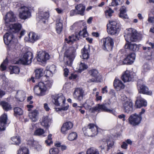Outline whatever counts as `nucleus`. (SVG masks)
Segmentation results:
<instances>
[{
  "label": "nucleus",
  "mask_w": 154,
  "mask_h": 154,
  "mask_svg": "<svg viewBox=\"0 0 154 154\" xmlns=\"http://www.w3.org/2000/svg\"><path fill=\"white\" fill-rule=\"evenodd\" d=\"M44 108L45 109V110L47 111H49V110L50 109L49 107V106H48V104L46 103H45L44 104Z\"/></svg>",
  "instance_id": "obj_62"
},
{
  "label": "nucleus",
  "mask_w": 154,
  "mask_h": 154,
  "mask_svg": "<svg viewBox=\"0 0 154 154\" xmlns=\"http://www.w3.org/2000/svg\"><path fill=\"white\" fill-rule=\"evenodd\" d=\"M44 70L42 68H38L35 71V77L37 79H39L43 76Z\"/></svg>",
  "instance_id": "obj_35"
},
{
  "label": "nucleus",
  "mask_w": 154,
  "mask_h": 154,
  "mask_svg": "<svg viewBox=\"0 0 154 154\" xmlns=\"http://www.w3.org/2000/svg\"><path fill=\"white\" fill-rule=\"evenodd\" d=\"M31 16V13L27 7L25 6L21 7L19 10V17L21 19L25 20Z\"/></svg>",
  "instance_id": "obj_13"
},
{
  "label": "nucleus",
  "mask_w": 154,
  "mask_h": 154,
  "mask_svg": "<svg viewBox=\"0 0 154 154\" xmlns=\"http://www.w3.org/2000/svg\"><path fill=\"white\" fill-rule=\"evenodd\" d=\"M49 152L50 154H58L59 152V150L57 148H53L51 149Z\"/></svg>",
  "instance_id": "obj_51"
},
{
  "label": "nucleus",
  "mask_w": 154,
  "mask_h": 154,
  "mask_svg": "<svg viewBox=\"0 0 154 154\" xmlns=\"http://www.w3.org/2000/svg\"><path fill=\"white\" fill-rule=\"evenodd\" d=\"M11 141H12V144L18 145L20 143L21 140L19 136H15L11 138Z\"/></svg>",
  "instance_id": "obj_33"
},
{
  "label": "nucleus",
  "mask_w": 154,
  "mask_h": 154,
  "mask_svg": "<svg viewBox=\"0 0 154 154\" xmlns=\"http://www.w3.org/2000/svg\"><path fill=\"white\" fill-rule=\"evenodd\" d=\"M47 70H49L51 72V73L53 74L55 72L56 69L55 66L54 65H52L50 66H48L47 67Z\"/></svg>",
  "instance_id": "obj_50"
},
{
  "label": "nucleus",
  "mask_w": 154,
  "mask_h": 154,
  "mask_svg": "<svg viewBox=\"0 0 154 154\" xmlns=\"http://www.w3.org/2000/svg\"><path fill=\"white\" fill-rule=\"evenodd\" d=\"M114 86L115 88L118 91L123 89L125 87V85L122 82L116 78H115L114 81Z\"/></svg>",
  "instance_id": "obj_29"
},
{
  "label": "nucleus",
  "mask_w": 154,
  "mask_h": 154,
  "mask_svg": "<svg viewBox=\"0 0 154 154\" xmlns=\"http://www.w3.org/2000/svg\"><path fill=\"white\" fill-rule=\"evenodd\" d=\"M5 21V24L6 26L10 27V26L13 24H10L9 23L13 22L15 21V17L12 12L10 11L8 12L4 18Z\"/></svg>",
  "instance_id": "obj_17"
},
{
  "label": "nucleus",
  "mask_w": 154,
  "mask_h": 154,
  "mask_svg": "<svg viewBox=\"0 0 154 154\" xmlns=\"http://www.w3.org/2000/svg\"><path fill=\"white\" fill-rule=\"evenodd\" d=\"M114 145V142L113 141L111 140H108L107 141V146L108 149L112 148Z\"/></svg>",
  "instance_id": "obj_52"
},
{
  "label": "nucleus",
  "mask_w": 154,
  "mask_h": 154,
  "mask_svg": "<svg viewBox=\"0 0 154 154\" xmlns=\"http://www.w3.org/2000/svg\"><path fill=\"white\" fill-rule=\"evenodd\" d=\"M36 58L38 62L45 63L50 57L48 53L45 51L41 50L37 53Z\"/></svg>",
  "instance_id": "obj_11"
},
{
  "label": "nucleus",
  "mask_w": 154,
  "mask_h": 154,
  "mask_svg": "<svg viewBox=\"0 0 154 154\" xmlns=\"http://www.w3.org/2000/svg\"><path fill=\"white\" fill-rule=\"evenodd\" d=\"M53 98L52 102L56 106H63L64 105L66 99L62 94L54 96Z\"/></svg>",
  "instance_id": "obj_12"
},
{
  "label": "nucleus",
  "mask_w": 154,
  "mask_h": 154,
  "mask_svg": "<svg viewBox=\"0 0 154 154\" xmlns=\"http://www.w3.org/2000/svg\"><path fill=\"white\" fill-rule=\"evenodd\" d=\"M44 73L46 74L45 76L47 77H51L52 76L53 73H51V72L49 70H46L44 72Z\"/></svg>",
  "instance_id": "obj_54"
},
{
  "label": "nucleus",
  "mask_w": 154,
  "mask_h": 154,
  "mask_svg": "<svg viewBox=\"0 0 154 154\" xmlns=\"http://www.w3.org/2000/svg\"><path fill=\"white\" fill-rule=\"evenodd\" d=\"M79 36H82L83 37H86L88 35V33L86 30V28H85L82 31H80L78 34Z\"/></svg>",
  "instance_id": "obj_46"
},
{
  "label": "nucleus",
  "mask_w": 154,
  "mask_h": 154,
  "mask_svg": "<svg viewBox=\"0 0 154 154\" xmlns=\"http://www.w3.org/2000/svg\"><path fill=\"white\" fill-rule=\"evenodd\" d=\"M142 119V116H138L135 113L130 116L128 119L129 122L130 124L133 126L137 125L140 123Z\"/></svg>",
  "instance_id": "obj_15"
},
{
  "label": "nucleus",
  "mask_w": 154,
  "mask_h": 154,
  "mask_svg": "<svg viewBox=\"0 0 154 154\" xmlns=\"http://www.w3.org/2000/svg\"><path fill=\"white\" fill-rule=\"evenodd\" d=\"M0 105H2L4 109L6 111H8L12 109L11 105L7 102L2 101L0 102Z\"/></svg>",
  "instance_id": "obj_34"
},
{
  "label": "nucleus",
  "mask_w": 154,
  "mask_h": 154,
  "mask_svg": "<svg viewBox=\"0 0 154 154\" xmlns=\"http://www.w3.org/2000/svg\"><path fill=\"white\" fill-rule=\"evenodd\" d=\"M79 38L78 34H75L69 36L68 38H66L65 41L68 44H72L75 41L79 40Z\"/></svg>",
  "instance_id": "obj_30"
},
{
  "label": "nucleus",
  "mask_w": 154,
  "mask_h": 154,
  "mask_svg": "<svg viewBox=\"0 0 154 154\" xmlns=\"http://www.w3.org/2000/svg\"><path fill=\"white\" fill-rule=\"evenodd\" d=\"M25 93L23 91H18L17 94L18 96H20L21 97H24L25 96Z\"/></svg>",
  "instance_id": "obj_55"
},
{
  "label": "nucleus",
  "mask_w": 154,
  "mask_h": 154,
  "mask_svg": "<svg viewBox=\"0 0 154 154\" xmlns=\"http://www.w3.org/2000/svg\"><path fill=\"white\" fill-rule=\"evenodd\" d=\"M64 75L66 77L68 75L69 72V70L68 69L66 68L64 69Z\"/></svg>",
  "instance_id": "obj_63"
},
{
  "label": "nucleus",
  "mask_w": 154,
  "mask_h": 154,
  "mask_svg": "<svg viewBox=\"0 0 154 154\" xmlns=\"http://www.w3.org/2000/svg\"><path fill=\"white\" fill-rule=\"evenodd\" d=\"M82 57L84 59H87L89 57L88 50L84 47L82 50Z\"/></svg>",
  "instance_id": "obj_38"
},
{
  "label": "nucleus",
  "mask_w": 154,
  "mask_h": 154,
  "mask_svg": "<svg viewBox=\"0 0 154 154\" xmlns=\"http://www.w3.org/2000/svg\"><path fill=\"white\" fill-rule=\"evenodd\" d=\"M109 28L107 29V32L109 34L112 35L118 33L119 31V24L116 21L113 20L109 22Z\"/></svg>",
  "instance_id": "obj_10"
},
{
  "label": "nucleus",
  "mask_w": 154,
  "mask_h": 154,
  "mask_svg": "<svg viewBox=\"0 0 154 154\" xmlns=\"http://www.w3.org/2000/svg\"><path fill=\"white\" fill-rule=\"evenodd\" d=\"M120 11L119 17L123 19H128V16L126 14L127 11L126 7L124 6H122L120 9Z\"/></svg>",
  "instance_id": "obj_32"
},
{
  "label": "nucleus",
  "mask_w": 154,
  "mask_h": 154,
  "mask_svg": "<svg viewBox=\"0 0 154 154\" xmlns=\"http://www.w3.org/2000/svg\"><path fill=\"white\" fill-rule=\"evenodd\" d=\"M53 81L48 79L44 82H40L38 84L35 85L34 88L35 94L38 96H43L47 93L53 84Z\"/></svg>",
  "instance_id": "obj_2"
},
{
  "label": "nucleus",
  "mask_w": 154,
  "mask_h": 154,
  "mask_svg": "<svg viewBox=\"0 0 154 154\" xmlns=\"http://www.w3.org/2000/svg\"><path fill=\"white\" fill-rule=\"evenodd\" d=\"M123 102V108L124 111L128 113L131 112L132 110L133 104L132 101L125 95L121 97Z\"/></svg>",
  "instance_id": "obj_7"
},
{
  "label": "nucleus",
  "mask_w": 154,
  "mask_h": 154,
  "mask_svg": "<svg viewBox=\"0 0 154 154\" xmlns=\"http://www.w3.org/2000/svg\"><path fill=\"white\" fill-rule=\"evenodd\" d=\"M88 67V66L84 63L83 61H81L79 65L78 70L81 72L82 71L86 69Z\"/></svg>",
  "instance_id": "obj_42"
},
{
  "label": "nucleus",
  "mask_w": 154,
  "mask_h": 154,
  "mask_svg": "<svg viewBox=\"0 0 154 154\" xmlns=\"http://www.w3.org/2000/svg\"><path fill=\"white\" fill-rule=\"evenodd\" d=\"M103 48L104 50L108 51H111L113 47V39L109 37L103 38L102 39Z\"/></svg>",
  "instance_id": "obj_9"
},
{
  "label": "nucleus",
  "mask_w": 154,
  "mask_h": 154,
  "mask_svg": "<svg viewBox=\"0 0 154 154\" xmlns=\"http://www.w3.org/2000/svg\"><path fill=\"white\" fill-rule=\"evenodd\" d=\"M14 113L19 115H22L23 113V110L20 108L16 107L14 108Z\"/></svg>",
  "instance_id": "obj_47"
},
{
  "label": "nucleus",
  "mask_w": 154,
  "mask_h": 154,
  "mask_svg": "<svg viewBox=\"0 0 154 154\" xmlns=\"http://www.w3.org/2000/svg\"><path fill=\"white\" fill-rule=\"evenodd\" d=\"M29 38L26 37L25 38V40L32 43H33L39 40L41 38L40 35L33 32H30L28 34Z\"/></svg>",
  "instance_id": "obj_16"
},
{
  "label": "nucleus",
  "mask_w": 154,
  "mask_h": 154,
  "mask_svg": "<svg viewBox=\"0 0 154 154\" xmlns=\"http://www.w3.org/2000/svg\"><path fill=\"white\" fill-rule=\"evenodd\" d=\"M39 114L38 111L36 109L34 110L29 113V116L31 120L33 122H36L38 119Z\"/></svg>",
  "instance_id": "obj_28"
},
{
  "label": "nucleus",
  "mask_w": 154,
  "mask_h": 154,
  "mask_svg": "<svg viewBox=\"0 0 154 154\" xmlns=\"http://www.w3.org/2000/svg\"><path fill=\"white\" fill-rule=\"evenodd\" d=\"M21 27V25L19 23H16L10 26V32L6 33L3 36L5 44L8 45L11 42L14 38L12 32H17L20 30Z\"/></svg>",
  "instance_id": "obj_3"
},
{
  "label": "nucleus",
  "mask_w": 154,
  "mask_h": 154,
  "mask_svg": "<svg viewBox=\"0 0 154 154\" xmlns=\"http://www.w3.org/2000/svg\"><path fill=\"white\" fill-rule=\"evenodd\" d=\"M127 143L125 142H123L121 145V147L123 149H126L127 148Z\"/></svg>",
  "instance_id": "obj_61"
},
{
  "label": "nucleus",
  "mask_w": 154,
  "mask_h": 154,
  "mask_svg": "<svg viewBox=\"0 0 154 154\" xmlns=\"http://www.w3.org/2000/svg\"><path fill=\"white\" fill-rule=\"evenodd\" d=\"M77 75L75 74H72L69 77L70 79H75L77 77Z\"/></svg>",
  "instance_id": "obj_60"
},
{
  "label": "nucleus",
  "mask_w": 154,
  "mask_h": 154,
  "mask_svg": "<svg viewBox=\"0 0 154 154\" xmlns=\"http://www.w3.org/2000/svg\"><path fill=\"white\" fill-rule=\"evenodd\" d=\"M149 17L148 19V21L150 23H152L154 19V16H153L151 14H149Z\"/></svg>",
  "instance_id": "obj_57"
},
{
  "label": "nucleus",
  "mask_w": 154,
  "mask_h": 154,
  "mask_svg": "<svg viewBox=\"0 0 154 154\" xmlns=\"http://www.w3.org/2000/svg\"><path fill=\"white\" fill-rule=\"evenodd\" d=\"M82 106H80V107H78V109H79L78 110H79L80 112L82 114H83L85 112V111L82 109Z\"/></svg>",
  "instance_id": "obj_64"
},
{
  "label": "nucleus",
  "mask_w": 154,
  "mask_h": 154,
  "mask_svg": "<svg viewBox=\"0 0 154 154\" xmlns=\"http://www.w3.org/2000/svg\"><path fill=\"white\" fill-rule=\"evenodd\" d=\"M77 133L75 132H72L69 134L67 139L69 140L72 141L76 140L77 139Z\"/></svg>",
  "instance_id": "obj_37"
},
{
  "label": "nucleus",
  "mask_w": 154,
  "mask_h": 154,
  "mask_svg": "<svg viewBox=\"0 0 154 154\" xmlns=\"http://www.w3.org/2000/svg\"><path fill=\"white\" fill-rule=\"evenodd\" d=\"M88 106V109H90L91 112H97L99 113L102 112H105L112 113L115 115L116 114V112L114 110L107 108L106 106V104H98L92 108H90L91 107L89 106Z\"/></svg>",
  "instance_id": "obj_5"
},
{
  "label": "nucleus",
  "mask_w": 154,
  "mask_h": 154,
  "mask_svg": "<svg viewBox=\"0 0 154 154\" xmlns=\"http://www.w3.org/2000/svg\"><path fill=\"white\" fill-rule=\"evenodd\" d=\"M107 92V86H105V87L102 88L101 90V93L102 94L106 93Z\"/></svg>",
  "instance_id": "obj_58"
},
{
  "label": "nucleus",
  "mask_w": 154,
  "mask_h": 154,
  "mask_svg": "<svg viewBox=\"0 0 154 154\" xmlns=\"http://www.w3.org/2000/svg\"><path fill=\"white\" fill-rule=\"evenodd\" d=\"M146 101L143 98L140 97H138L136 100L135 106L137 108H140L142 106H147Z\"/></svg>",
  "instance_id": "obj_27"
},
{
  "label": "nucleus",
  "mask_w": 154,
  "mask_h": 154,
  "mask_svg": "<svg viewBox=\"0 0 154 154\" xmlns=\"http://www.w3.org/2000/svg\"><path fill=\"white\" fill-rule=\"evenodd\" d=\"M17 154H29V150L26 147H22L17 151Z\"/></svg>",
  "instance_id": "obj_41"
},
{
  "label": "nucleus",
  "mask_w": 154,
  "mask_h": 154,
  "mask_svg": "<svg viewBox=\"0 0 154 154\" xmlns=\"http://www.w3.org/2000/svg\"><path fill=\"white\" fill-rule=\"evenodd\" d=\"M63 28L62 23L60 21H57L56 23V30L57 33L60 34L62 31Z\"/></svg>",
  "instance_id": "obj_39"
},
{
  "label": "nucleus",
  "mask_w": 154,
  "mask_h": 154,
  "mask_svg": "<svg viewBox=\"0 0 154 154\" xmlns=\"http://www.w3.org/2000/svg\"><path fill=\"white\" fill-rule=\"evenodd\" d=\"M27 144L31 147L32 148L36 149L38 150L41 149V146L38 144V143L31 139L28 141Z\"/></svg>",
  "instance_id": "obj_26"
},
{
  "label": "nucleus",
  "mask_w": 154,
  "mask_h": 154,
  "mask_svg": "<svg viewBox=\"0 0 154 154\" xmlns=\"http://www.w3.org/2000/svg\"><path fill=\"white\" fill-rule=\"evenodd\" d=\"M73 98L79 101H82L85 96L84 90L81 88H77L74 90L73 94Z\"/></svg>",
  "instance_id": "obj_14"
},
{
  "label": "nucleus",
  "mask_w": 154,
  "mask_h": 154,
  "mask_svg": "<svg viewBox=\"0 0 154 154\" xmlns=\"http://www.w3.org/2000/svg\"><path fill=\"white\" fill-rule=\"evenodd\" d=\"M135 58L134 53H131L128 55L127 57L123 60V64H131L133 63Z\"/></svg>",
  "instance_id": "obj_23"
},
{
  "label": "nucleus",
  "mask_w": 154,
  "mask_h": 154,
  "mask_svg": "<svg viewBox=\"0 0 154 154\" xmlns=\"http://www.w3.org/2000/svg\"><path fill=\"white\" fill-rule=\"evenodd\" d=\"M33 58L32 53L31 51H28L17 61V63L23 65L29 64L31 63Z\"/></svg>",
  "instance_id": "obj_8"
},
{
  "label": "nucleus",
  "mask_w": 154,
  "mask_h": 154,
  "mask_svg": "<svg viewBox=\"0 0 154 154\" xmlns=\"http://www.w3.org/2000/svg\"><path fill=\"white\" fill-rule=\"evenodd\" d=\"M38 17L40 21L45 23L49 17V14L47 12H40L38 13Z\"/></svg>",
  "instance_id": "obj_25"
},
{
  "label": "nucleus",
  "mask_w": 154,
  "mask_h": 154,
  "mask_svg": "<svg viewBox=\"0 0 154 154\" xmlns=\"http://www.w3.org/2000/svg\"><path fill=\"white\" fill-rule=\"evenodd\" d=\"M44 132L43 129L39 128L37 129L35 131L34 134L35 135L40 136L44 134Z\"/></svg>",
  "instance_id": "obj_45"
},
{
  "label": "nucleus",
  "mask_w": 154,
  "mask_h": 154,
  "mask_svg": "<svg viewBox=\"0 0 154 154\" xmlns=\"http://www.w3.org/2000/svg\"><path fill=\"white\" fill-rule=\"evenodd\" d=\"M123 0H112L111 2L109 4L110 6H116L121 4Z\"/></svg>",
  "instance_id": "obj_40"
},
{
  "label": "nucleus",
  "mask_w": 154,
  "mask_h": 154,
  "mask_svg": "<svg viewBox=\"0 0 154 154\" xmlns=\"http://www.w3.org/2000/svg\"><path fill=\"white\" fill-rule=\"evenodd\" d=\"M151 69V67L147 63L144 64L143 66L142 72L143 74L148 72Z\"/></svg>",
  "instance_id": "obj_44"
},
{
  "label": "nucleus",
  "mask_w": 154,
  "mask_h": 154,
  "mask_svg": "<svg viewBox=\"0 0 154 154\" xmlns=\"http://www.w3.org/2000/svg\"><path fill=\"white\" fill-rule=\"evenodd\" d=\"M114 12V11L110 8L106 10L105 11L106 16L107 17H110L112 16V14Z\"/></svg>",
  "instance_id": "obj_48"
},
{
  "label": "nucleus",
  "mask_w": 154,
  "mask_h": 154,
  "mask_svg": "<svg viewBox=\"0 0 154 154\" xmlns=\"http://www.w3.org/2000/svg\"><path fill=\"white\" fill-rule=\"evenodd\" d=\"M10 74H18L20 72L19 68L16 66H11L10 67Z\"/></svg>",
  "instance_id": "obj_43"
},
{
  "label": "nucleus",
  "mask_w": 154,
  "mask_h": 154,
  "mask_svg": "<svg viewBox=\"0 0 154 154\" xmlns=\"http://www.w3.org/2000/svg\"><path fill=\"white\" fill-rule=\"evenodd\" d=\"M126 116L125 115L123 114H122L121 115L118 116V118L120 119H122V120L123 121L125 120V117Z\"/></svg>",
  "instance_id": "obj_59"
},
{
  "label": "nucleus",
  "mask_w": 154,
  "mask_h": 154,
  "mask_svg": "<svg viewBox=\"0 0 154 154\" xmlns=\"http://www.w3.org/2000/svg\"><path fill=\"white\" fill-rule=\"evenodd\" d=\"M143 50L144 51V52L146 53L147 54H150V51L151 48L149 47H146L143 46Z\"/></svg>",
  "instance_id": "obj_53"
},
{
  "label": "nucleus",
  "mask_w": 154,
  "mask_h": 154,
  "mask_svg": "<svg viewBox=\"0 0 154 154\" xmlns=\"http://www.w3.org/2000/svg\"><path fill=\"white\" fill-rule=\"evenodd\" d=\"M124 37L127 43L125 45V49H128L133 51H137L139 46L135 44H131V42H136L138 39L137 32L135 29L129 28L125 31Z\"/></svg>",
  "instance_id": "obj_1"
},
{
  "label": "nucleus",
  "mask_w": 154,
  "mask_h": 154,
  "mask_svg": "<svg viewBox=\"0 0 154 154\" xmlns=\"http://www.w3.org/2000/svg\"><path fill=\"white\" fill-rule=\"evenodd\" d=\"M86 154H99V152L96 148L92 147L87 149Z\"/></svg>",
  "instance_id": "obj_36"
},
{
  "label": "nucleus",
  "mask_w": 154,
  "mask_h": 154,
  "mask_svg": "<svg viewBox=\"0 0 154 154\" xmlns=\"http://www.w3.org/2000/svg\"><path fill=\"white\" fill-rule=\"evenodd\" d=\"M89 73L91 76L94 78L92 79H89L88 81V82H91L96 81L98 73L97 70L96 69H92L89 71Z\"/></svg>",
  "instance_id": "obj_31"
},
{
  "label": "nucleus",
  "mask_w": 154,
  "mask_h": 154,
  "mask_svg": "<svg viewBox=\"0 0 154 154\" xmlns=\"http://www.w3.org/2000/svg\"><path fill=\"white\" fill-rule=\"evenodd\" d=\"M7 119V115L6 113L4 114L0 117V131L5 130V125L6 124Z\"/></svg>",
  "instance_id": "obj_20"
},
{
  "label": "nucleus",
  "mask_w": 154,
  "mask_h": 154,
  "mask_svg": "<svg viewBox=\"0 0 154 154\" xmlns=\"http://www.w3.org/2000/svg\"><path fill=\"white\" fill-rule=\"evenodd\" d=\"M98 128L93 124H90L87 127L83 128V132L86 136L93 137L97 134Z\"/></svg>",
  "instance_id": "obj_6"
},
{
  "label": "nucleus",
  "mask_w": 154,
  "mask_h": 154,
  "mask_svg": "<svg viewBox=\"0 0 154 154\" xmlns=\"http://www.w3.org/2000/svg\"><path fill=\"white\" fill-rule=\"evenodd\" d=\"M51 120L48 116H43L40 121V123L42 126L47 129L50 125Z\"/></svg>",
  "instance_id": "obj_22"
},
{
  "label": "nucleus",
  "mask_w": 154,
  "mask_h": 154,
  "mask_svg": "<svg viewBox=\"0 0 154 154\" xmlns=\"http://www.w3.org/2000/svg\"><path fill=\"white\" fill-rule=\"evenodd\" d=\"M8 63V60L6 59L2 63L1 65V69L2 71L6 69Z\"/></svg>",
  "instance_id": "obj_49"
},
{
  "label": "nucleus",
  "mask_w": 154,
  "mask_h": 154,
  "mask_svg": "<svg viewBox=\"0 0 154 154\" xmlns=\"http://www.w3.org/2000/svg\"><path fill=\"white\" fill-rule=\"evenodd\" d=\"M69 106L68 105H67L66 106L64 107H63L61 108H57L56 109V110L57 111H58L59 110H67L69 108Z\"/></svg>",
  "instance_id": "obj_56"
},
{
  "label": "nucleus",
  "mask_w": 154,
  "mask_h": 154,
  "mask_svg": "<svg viewBox=\"0 0 154 154\" xmlns=\"http://www.w3.org/2000/svg\"><path fill=\"white\" fill-rule=\"evenodd\" d=\"M133 72L126 70L122 75L121 79L124 82H129L134 80Z\"/></svg>",
  "instance_id": "obj_18"
},
{
  "label": "nucleus",
  "mask_w": 154,
  "mask_h": 154,
  "mask_svg": "<svg viewBox=\"0 0 154 154\" xmlns=\"http://www.w3.org/2000/svg\"><path fill=\"white\" fill-rule=\"evenodd\" d=\"M73 123L70 122H67L64 123L61 129V131L63 134H66L67 131L73 127Z\"/></svg>",
  "instance_id": "obj_21"
},
{
  "label": "nucleus",
  "mask_w": 154,
  "mask_h": 154,
  "mask_svg": "<svg viewBox=\"0 0 154 154\" xmlns=\"http://www.w3.org/2000/svg\"><path fill=\"white\" fill-rule=\"evenodd\" d=\"M75 12L78 14H80L81 16L85 15V7L83 4H80L77 5L75 6Z\"/></svg>",
  "instance_id": "obj_24"
},
{
  "label": "nucleus",
  "mask_w": 154,
  "mask_h": 154,
  "mask_svg": "<svg viewBox=\"0 0 154 154\" xmlns=\"http://www.w3.org/2000/svg\"><path fill=\"white\" fill-rule=\"evenodd\" d=\"M76 49L73 47L66 48L64 53L63 61L65 64L71 66L75 56Z\"/></svg>",
  "instance_id": "obj_4"
},
{
  "label": "nucleus",
  "mask_w": 154,
  "mask_h": 154,
  "mask_svg": "<svg viewBox=\"0 0 154 154\" xmlns=\"http://www.w3.org/2000/svg\"><path fill=\"white\" fill-rule=\"evenodd\" d=\"M137 89L139 92L143 94L151 95L152 94L151 91H149L148 88L144 85L141 84L139 82H138Z\"/></svg>",
  "instance_id": "obj_19"
}]
</instances>
